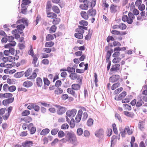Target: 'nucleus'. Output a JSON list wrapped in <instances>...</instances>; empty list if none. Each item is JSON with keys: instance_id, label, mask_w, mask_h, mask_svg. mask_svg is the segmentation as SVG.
<instances>
[{"instance_id": "1", "label": "nucleus", "mask_w": 147, "mask_h": 147, "mask_svg": "<svg viewBox=\"0 0 147 147\" xmlns=\"http://www.w3.org/2000/svg\"><path fill=\"white\" fill-rule=\"evenodd\" d=\"M128 16V17L126 15H123L122 18V20L124 22H127L129 24H131L135 17L133 14L130 12H129Z\"/></svg>"}, {"instance_id": "2", "label": "nucleus", "mask_w": 147, "mask_h": 147, "mask_svg": "<svg viewBox=\"0 0 147 147\" xmlns=\"http://www.w3.org/2000/svg\"><path fill=\"white\" fill-rule=\"evenodd\" d=\"M7 41L9 42H11V43H9L5 45V47L7 48L8 47H9L12 46H14L16 45V42L14 41H13L14 39V38L12 36H8L7 37Z\"/></svg>"}, {"instance_id": "3", "label": "nucleus", "mask_w": 147, "mask_h": 147, "mask_svg": "<svg viewBox=\"0 0 147 147\" xmlns=\"http://www.w3.org/2000/svg\"><path fill=\"white\" fill-rule=\"evenodd\" d=\"M76 109H73L71 110L67 111L66 112V115L68 117H73L76 115Z\"/></svg>"}, {"instance_id": "4", "label": "nucleus", "mask_w": 147, "mask_h": 147, "mask_svg": "<svg viewBox=\"0 0 147 147\" xmlns=\"http://www.w3.org/2000/svg\"><path fill=\"white\" fill-rule=\"evenodd\" d=\"M58 110L57 111V113L59 115H62L66 111V109L65 107L60 106H57Z\"/></svg>"}, {"instance_id": "5", "label": "nucleus", "mask_w": 147, "mask_h": 147, "mask_svg": "<svg viewBox=\"0 0 147 147\" xmlns=\"http://www.w3.org/2000/svg\"><path fill=\"white\" fill-rule=\"evenodd\" d=\"M82 115V111L81 110H79L75 118V122L77 123L79 122L81 120Z\"/></svg>"}, {"instance_id": "6", "label": "nucleus", "mask_w": 147, "mask_h": 147, "mask_svg": "<svg viewBox=\"0 0 147 147\" xmlns=\"http://www.w3.org/2000/svg\"><path fill=\"white\" fill-rule=\"evenodd\" d=\"M22 144L24 147H31L33 146V143L32 141L26 140Z\"/></svg>"}, {"instance_id": "7", "label": "nucleus", "mask_w": 147, "mask_h": 147, "mask_svg": "<svg viewBox=\"0 0 147 147\" xmlns=\"http://www.w3.org/2000/svg\"><path fill=\"white\" fill-rule=\"evenodd\" d=\"M126 95V92L124 91L120 94L118 96H116L115 97V99L117 100H120L124 98Z\"/></svg>"}, {"instance_id": "8", "label": "nucleus", "mask_w": 147, "mask_h": 147, "mask_svg": "<svg viewBox=\"0 0 147 147\" xmlns=\"http://www.w3.org/2000/svg\"><path fill=\"white\" fill-rule=\"evenodd\" d=\"M83 3V4L80 5V8L82 9L87 10L88 9V1L87 0H84Z\"/></svg>"}, {"instance_id": "9", "label": "nucleus", "mask_w": 147, "mask_h": 147, "mask_svg": "<svg viewBox=\"0 0 147 147\" xmlns=\"http://www.w3.org/2000/svg\"><path fill=\"white\" fill-rule=\"evenodd\" d=\"M120 76L118 75H115L112 76L110 78L109 80L110 82L112 83L116 82L119 79Z\"/></svg>"}, {"instance_id": "10", "label": "nucleus", "mask_w": 147, "mask_h": 147, "mask_svg": "<svg viewBox=\"0 0 147 147\" xmlns=\"http://www.w3.org/2000/svg\"><path fill=\"white\" fill-rule=\"evenodd\" d=\"M14 100V98H10L4 100L3 102V104L5 106H7L9 104L12 102Z\"/></svg>"}, {"instance_id": "11", "label": "nucleus", "mask_w": 147, "mask_h": 147, "mask_svg": "<svg viewBox=\"0 0 147 147\" xmlns=\"http://www.w3.org/2000/svg\"><path fill=\"white\" fill-rule=\"evenodd\" d=\"M87 29L86 27L79 26L78 28L76 29V32L83 34L84 32V30H87Z\"/></svg>"}, {"instance_id": "12", "label": "nucleus", "mask_w": 147, "mask_h": 147, "mask_svg": "<svg viewBox=\"0 0 147 147\" xmlns=\"http://www.w3.org/2000/svg\"><path fill=\"white\" fill-rule=\"evenodd\" d=\"M16 23L17 24L23 23L25 24L26 26H27L28 25V20L25 18H23L18 20L16 22Z\"/></svg>"}, {"instance_id": "13", "label": "nucleus", "mask_w": 147, "mask_h": 147, "mask_svg": "<svg viewBox=\"0 0 147 147\" xmlns=\"http://www.w3.org/2000/svg\"><path fill=\"white\" fill-rule=\"evenodd\" d=\"M33 59L32 62L33 64L34 65L35 67H37L38 65V56L35 55L33 56Z\"/></svg>"}, {"instance_id": "14", "label": "nucleus", "mask_w": 147, "mask_h": 147, "mask_svg": "<svg viewBox=\"0 0 147 147\" xmlns=\"http://www.w3.org/2000/svg\"><path fill=\"white\" fill-rule=\"evenodd\" d=\"M23 85L24 87L29 88L32 86L33 83L30 81L27 80L23 83Z\"/></svg>"}, {"instance_id": "15", "label": "nucleus", "mask_w": 147, "mask_h": 147, "mask_svg": "<svg viewBox=\"0 0 147 147\" xmlns=\"http://www.w3.org/2000/svg\"><path fill=\"white\" fill-rule=\"evenodd\" d=\"M88 13L89 16L94 17L96 14V11L95 9L92 8L88 11Z\"/></svg>"}, {"instance_id": "16", "label": "nucleus", "mask_w": 147, "mask_h": 147, "mask_svg": "<svg viewBox=\"0 0 147 147\" xmlns=\"http://www.w3.org/2000/svg\"><path fill=\"white\" fill-rule=\"evenodd\" d=\"M120 65L119 64H116L112 66V67L111 69V71H116L119 70V67Z\"/></svg>"}, {"instance_id": "17", "label": "nucleus", "mask_w": 147, "mask_h": 147, "mask_svg": "<svg viewBox=\"0 0 147 147\" xmlns=\"http://www.w3.org/2000/svg\"><path fill=\"white\" fill-rule=\"evenodd\" d=\"M36 81L37 86L38 87H41L43 84L42 79L39 77L37 78L36 79Z\"/></svg>"}, {"instance_id": "18", "label": "nucleus", "mask_w": 147, "mask_h": 147, "mask_svg": "<svg viewBox=\"0 0 147 147\" xmlns=\"http://www.w3.org/2000/svg\"><path fill=\"white\" fill-rule=\"evenodd\" d=\"M47 17L51 18H55L57 16L56 14L53 12L47 13Z\"/></svg>"}, {"instance_id": "19", "label": "nucleus", "mask_w": 147, "mask_h": 147, "mask_svg": "<svg viewBox=\"0 0 147 147\" xmlns=\"http://www.w3.org/2000/svg\"><path fill=\"white\" fill-rule=\"evenodd\" d=\"M81 16L85 20H87L88 18V15L84 11H82L81 12Z\"/></svg>"}, {"instance_id": "20", "label": "nucleus", "mask_w": 147, "mask_h": 147, "mask_svg": "<svg viewBox=\"0 0 147 147\" xmlns=\"http://www.w3.org/2000/svg\"><path fill=\"white\" fill-rule=\"evenodd\" d=\"M63 91L62 89L60 88H57L54 91V93L56 94L59 95L63 92Z\"/></svg>"}, {"instance_id": "21", "label": "nucleus", "mask_w": 147, "mask_h": 147, "mask_svg": "<svg viewBox=\"0 0 147 147\" xmlns=\"http://www.w3.org/2000/svg\"><path fill=\"white\" fill-rule=\"evenodd\" d=\"M24 74V71L19 72L15 73L14 74V76L16 78H20L22 77Z\"/></svg>"}, {"instance_id": "22", "label": "nucleus", "mask_w": 147, "mask_h": 147, "mask_svg": "<svg viewBox=\"0 0 147 147\" xmlns=\"http://www.w3.org/2000/svg\"><path fill=\"white\" fill-rule=\"evenodd\" d=\"M103 133V131L102 129H100L97 131L95 133V136L98 137H100L102 135Z\"/></svg>"}, {"instance_id": "23", "label": "nucleus", "mask_w": 147, "mask_h": 147, "mask_svg": "<svg viewBox=\"0 0 147 147\" xmlns=\"http://www.w3.org/2000/svg\"><path fill=\"white\" fill-rule=\"evenodd\" d=\"M77 74L76 73H71L69 76L70 79L72 80H76L77 78Z\"/></svg>"}, {"instance_id": "24", "label": "nucleus", "mask_w": 147, "mask_h": 147, "mask_svg": "<svg viewBox=\"0 0 147 147\" xmlns=\"http://www.w3.org/2000/svg\"><path fill=\"white\" fill-rule=\"evenodd\" d=\"M54 45V43L52 41L47 42L45 44V46L47 47H51Z\"/></svg>"}, {"instance_id": "25", "label": "nucleus", "mask_w": 147, "mask_h": 147, "mask_svg": "<svg viewBox=\"0 0 147 147\" xmlns=\"http://www.w3.org/2000/svg\"><path fill=\"white\" fill-rule=\"evenodd\" d=\"M144 123L142 121H140L138 123V127L141 130H143L144 129Z\"/></svg>"}, {"instance_id": "26", "label": "nucleus", "mask_w": 147, "mask_h": 147, "mask_svg": "<svg viewBox=\"0 0 147 147\" xmlns=\"http://www.w3.org/2000/svg\"><path fill=\"white\" fill-rule=\"evenodd\" d=\"M144 102L140 98L138 100L136 103V106L137 107H140L143 104H144Z\"/></svg>"}, {"instance_id": "27", "label": "nucleus", "mask_w": 147, "mask_h": 147, "mask_svg": "<svg viewBox=\"0 0 147 147\" xmlns=\"http://www.w3.org/2000/svg\"><path fill=\"white\" fill-rule=\"evenodd\" d=\"M49 129L48 128L44 129L41 131L40 133V134L41 135L47 134L49 132Z\"/></svg>"}, {"instance_id": "28", "label": "nucleus", "mask_w": 147, "mask_h": 147, "mask_svg": "<svg viewBox=\"0 0 147 147\" xmlns=\"http://www.w3.org/2000/svg\"><path fill=\"white\" fill-rule=\"evenodd\" d=\"M72 89L75 90H78L80 88V86L78 84H74L71 85Z\"/></svg>"}, {"instance_id": "29", "label": "nucleus", "mask_w": 147, "mask_h": 147, "mask_svg": "<svg viewBox=\"0 0 147 147\" xmlns=\"http://www.w3.org/2000/svg\"><path fill=\"white\" fill-rule=\"evenodd\" d=\"M83 33H82L80 32H78L77 33H76L75 34V36L78 39H82L83 38Z\"/></svg>"}, {"instance_id": "30", "label": "nucleus", "mask_w": 147, "mask_h": 147, "mask_svg": "<svg viewBox=\"0 0 147 147\" xmlns=\"http://www.w3.org/2000/svg\"><path fill=\"white\" fill-rule=\"evenodd\" d=\"M52 8L53 11L55 13H60V10L58 7L57 6L55 5L53 6L52 7Z\"/></svg>"}, {"instance_id": "31", "label": "nucleus", "mask_w": 147, "mask_h": 147, "mask_svg": "<svg viewBox=\"0 0 147 147\" xmlns=\"http://www.w3.org/2000/svg\"><path fill=\"white\" fill-rule=\"evenodd\" d=\"M69 140L70 142H72L73 144H74L75 145H76L77 144L78 142H77L76 138L75 137H70L69 138Z\"/></svg>"}, {"instance_id": "32", "label": "nucleus", "mask_w": 147, "mask_h": 147, "mask_svg": "<svg viewBox=\"0 0 147 147\" xmlns=\"http://www.w3.org/2000/svg\"><path fill=\"white\" fill-rule=\"evenodd\" d=\"M57 29V27L55 25H53L50 28L49 32L50 33L55 32Z\"/></svg>"}, {"instance_id": "33", "label": "nucleus", "mask_w": 147, "mask_h": 147, "mask_svg": "<svg viewBox=\"0 0 147 147\" xmlns=\"http://www.w3.org/2000/svg\"><path fill=\"white\" fill-rule=\"evenodd\" d=\"M125 129L128 135H131L133 133V130L132 129L129 128L128 126H127L125 127Z\"/></svg>"}, {"instance_id": "34", "label": "nucleus", "mask_w": 147, "mask_h": 147, "mask_svg": "<svg viewBox=\"0 0 147 147\" xmlns=\"http://www.w3.org/2000/svg\"><path fill=\"white\" fill-rule=\"evenodd\" d=\"M73 89H72V88H68L67 90V92H68V93L70 94L71 95H73V96H74L75 94V92H74L73 90Z\"/></svg>"}, {"instance_id": "35", "label": "nucleus", "mask_w": 147, "mask_h": 147, "mask_svg": "<svg viewBox=\"0 0 147 147\" xmlns=\"http://www.w3.org/2000/svg\"><path fill=\"white\" fill-rule=\"evenodd\" d=\"M75 69L73 67H68L67 69V71L69 73H74L75 72Z\"/></svg>"}, {"instance_id": "36", "label": "nucleus", "mask_w": 147, "mask_h": 147, "mask_svg": "<svg viewBox=\"0 0 147 147\" xmlns=\"http://www.w3.org/2000/svg\"><path fill=\"white\" fill-rule=\"evenodd\" d=\"M119 28L122 30L125 29L126 27L127 26L124 23H121L119 24Z\"/></svg>"}, {"instance_id": "37", "label": "nucleus", "mask_w": 147, "mask_h": 147, "mask_svg": "<svg viewBox=\"0 0 147 147\" xmlns=\"http://www.w3.org/2000/svg\"><path fill=\"white\" fill-rule=\"evenodd\" d=\"M54 39L53 35L51 34H49L47 35L46 38V40L47 41L51 40Z\"/></svg>"}, {"instance_id": "38", "label": "nucleus", "mask_w": 147, "mask_h": 147, "mask_svg": "<svg viewBox=\"0 0 147 147\" xmlns=\"http://www.w3.org/2000/svg\"><path fill=\"white\" fill-rule=\"evenodd\" d=\"M93 120L92 119L90 118L88 120L87 124L88 126H90L93 125Z\"/></svg>"}, {"instance_id": "39", "label": "nucleus", "mask_w": 147, "mask_h": 147, "mask_svg": "<svg viewBox=\"0 0 147 147\" xmlns=\"http://www.w3.org/2000/svg\"><path fill=\"white\" fill-rule=\"evenodd\" d=\"M120 83L119 82H117L113 84L111 87V89L113 90L117 88H118L120 86Z\"/></svg>"}, {"instance_id": "40", "label": "nucleus", "mask_w": 147, "mask_h": 147, "mask_svg": "<svg viewBox=\"0 0 147 147\" xmlns=\"http://www.w3.org/2000/svg\"><path fill=\"white\" fill-rule=\"evenodd\" d=\"M110 10L112 13H115L116 11V6L112 5L111 6Z\"/></svg>"}, {"instance_id": "41", "label": "nucleus", "mask_w": 147, "mask_h": 147, "mask_svg": "<svg viewBox=\"0 0 147 147\" xmlns=\"http://www.w3.org/2000/svg\"><path fill=\"white\" fill-rule=\"evenodd\" d=\"M75 121L74 119L72 118L70 121V127L71 128H73L74 127L75 125Z\"/></svg>"}, {"instance_id": "42", "label": "nucleus", "mask_w": 147, "mask_h": 147, "mask_svg": "<svg viewBox=\"0 0 147 147\" xmlns=\"http://www.w3.org/2000/svg\"><path fill=\"white\" fill-rule=\"evenodd\" d=\"M25 26L23 24H20L17 26L16 27L17 30H24L25 28Z\"/></svg>"}, {"instance_id": "43", "label": "nucleus", "mask_w": 147, "mask_h": 147, "mask_svg": "<svg viewBox=\"0 0 147 147\" xmlns=\"http://www.w3.org/2000/svg\"><path fill=\"white\" fill-rule=\"evenodd\" d=\"M60 21V19L59 18H56L54 19L53 21V23L54 24H58Z\"/></svg>"}, {"instance_id": "44", "label": "nucleus", "mask_w": 147, "mask_h": 147, "mask_svg": "<svg viewBox=\"0 0 147 147\" xmlns=\"http://www.w3.org/2000/svg\"><path fill=\"white\" fill-rule=\"evenodd\" d=\"M102 6L103 7H105L104 8V10H107V8L109 6V5L108 3H106V1H103V3L102 4Z\"/></svg>"}, {"instance_id": "45", "label": "nucleus", "mask_w": 147, "mask_h": 147, "mask_svg": "<svg viewBox=\"0 0 147 147\" xmlns=\"http://www.w3.org/2000/svg\"><path fill=\"white\" fill-rule=\"evenodd\" d=\"M23 120L26 122L29 123L32 121V118L31 117L28 116L25 117Z\"/></svg>"}, {"instance_id": "46", "label": "nucleus", "mask_w": 147, "mask_h": 147, "mask_svg": "<svg viewBox=\"0 0 147 147\" xmlns=\"http://www.w3.org/2000/svg\"><path fill=\"white\" fill-rule=\"evenodd\" d=\"M30 114V111L28 110H26L24 111L22 113L23 116H25L28 115Z\"/></svg>"}, {"instance_id": "47", "label": "nucleus", "mask_w": 147, "mask_h": 147, "mask_svg": "<svg viewBox=\"0 0 147 147\" xmlns=\"http://www.w3.org/2000/svg\"><path fill=\"white\" fill-rule=\"evenodd\" d=\"M16 89V87L15 86H12L9 87L8 90L9 92H12L14 91Z\"/></svg>"}, {"instance_id": "48", "label": "nucleus", "mask_w": 147, "mask_h": 147, "mask_svg": "<svg viewBox=\"0 0 147 147\" xmlns=\"http://www.w3.org/2000/svg\"><path fill=\"white\" fill-rule=\"evenodd\" d=\"M123 90V88L122 87L119 88L116 90L114 92V94H117L119 93Z\"/></svg>"}, {"instance_id": "49", "label": "nucleus", "mask_w": 147, "mask_h": 147, "mask_svg": "<svg viewBox=\"0 0 147 147\" xmlns=\"http://www.w3.org/2000/svg\"><path fill=\"white\" fill-rule=\"evenodd\" d=\"M83 130L81 128H78L77 131V134L79 136H81L83 134Z\"/></svg>"}, {"instance_id": "50", "label": "nucleus", "mask_w": 147, "mask_h": 147, "mask_svg": "<svg viewBox=\"0 0 147 147\" xmlns=\"http://www.w3.org/2000/svg\"><path fill=\"white\" fill-rule=\"evenodd\" d=\"M31 73V69L30 68L28 69L26 71L24 72V74H25V76L26 77H28L30 74Z\"/></svg>"}, {"instance_id": "51", "label": "nucleus", "mask_w": 147, "mask_h": 147, "mask_svg": "<svg viewBox=\"0 0 147 147\" xmlns=\"http://www.w3.org/2000/svg\"><path fill=\"white\" fill-rule=\"evenodd\" d=\"M80 24L83 26H87L88 24V22L85 20H81L79 22Z\"/></svg>"}, {"instance_id": "52", "label": "nucleus", "mask_w": 147, "mask_h": 147, "mask_svg": "<svg viewBox=\"0 0 147 147\" xmlns=\"http://www.w3.org/2000/svg\"><path fill=\"white\" fill-rule=\"evenodd\" d=\"M59 131L58 128H54L51 131V134L53 135H55Z\"/></svg>"}, {"instance_id": "53", "label": "nucleus", "mask_w": 147, "mask_h": 147, "mask_svg": "<svg viewBox=\"0 0 147 147\" xmlns=\"http://www.w3.org/2000/svg\"><path fill=\"white\" fill-rule=\"evenodd\" d=\"M36 74L35 72H34L31 76H29L28 78L29 79H33L35 78L36 77Z\"/></svg>"}, {"instance_id": "54", "label": "nucleus", "mask_w": 147, "mask_h": 147, "mask_svg": "<svg viewBox=\"0 0 147 147\" xmlns=\"http://www.w3.org/2000/svg\"><path fill=\"white\" fill-rule=\"evenodd\" d=\"M69 125L67 123H64L61 126V128L62 129H65L69 128Z\"/></svg>"}, {"instance_id": "55", "label": "nucleus", "mask_w": 147, "mask_h": 147, "mask_svg": "<svg viewBox=\"0 0 147 147\" xmlns=\"http://www.w3.org/2000/svg\"><path fill=\"white\" fill-rule=\"evenodd\" d=\"M29 130L30 131V134H34L36 130V129L35 127H34L29 129Z\"/></svg>"}, {"instance_id": "56", "label": "nucleus", "mask_w": 147, "mask_h": 147, "mask_svg": "<svg viewBox=\"0 0 147 147\" xmlns=\"http://www.w3.org/2000/svg\"><path fill=\"white\" fill-rule=\"evenodd\" d=\"M31 3L30 1H29L27 0H23L22 1V5H27Z\"/></svg>"}, {"instance_id": "57", "label": "nucleus", "mask_w": 147, "mask_h": 147, "mask_svg": "<svg viewBox=\"0 0 147 147\" xmlns=\"http://www.w3.org/2000/svg\"><path fill=\"white\" fill-rule=\"evenodd\" d=\"M65 135V134L62 131H60L58 133V136L59 138H62Z\"/></svg>"}, {"instance_id": "58", "label": "nucleus", "mask_w": 147, "mask_h": 147, "mask_svg": "<svg viewBox=\"0 0 147 147\" xmlns=\"http://www.w3.org/2000/svg\"><path fill=\"white\" fill-rule=\"evenodd\" d=\"M111 53L110 51H108L107 53V57L106 59V61H108L109 60V58L110 56H111Z\"/></svg>"}, {"instance_id": "59", "label": "nucleus", "mask_w": 147, "mask_h": 147, "mask_svg": "<svg viewBox=\"0 0 147 147\" xmlns=\"http://www.w3.org/2000/svg\"><path fill=\"white\" fill-rule=\"evenodd\" d=\"M111 33L113 34L119 35L121 34L120 32L116 30H113L111 32Z\"/></svg>"}, {"instance_id": "60", "label": "nucleus", "mask_w": 147, "mask_h": 147, "mask_svg": "<svg viewBox=\"0 0 147 147\" xmlns=\"http://www.w3.org/2000/svg\"><path fill=\"white\" fill-rule=\"evenodd\" d=\"M43 51L47 53H50L52 51L51 49L47 48H45L43 49Z\"/></svg>"}, {"instance_id": "61", "label": "nucleus", "mask_w": 147, "mask_h": 147, "mask_svg": "<svg viewBox=\"0 0 147 147\" xmlns=\"http://www.w3.org/2000/svg\"><path fill=\"white\" fill-rule=\"evenodd\" d=\"M5 98H8L11 97L13 95L12 94L10 93H5Z\"/></svg>"}, {"instance_id": "62", "label": "nucleus", "mask_w": 147, "mask_h": 147, "mask_svg": "<svg viewBox=\"0 0 147 147\" xmlns=\"http://www.w3.org/2000/svg\"><path fill=\"white\" fill-rule=\"evenodd\" d=\"M44 82L45 85L49 86L50 84V81L47 78H44Z\"/></svg>"}, {"instance_id": "63", "label": "nucleus", "mask_w": 147, "mask_h": 147, "mask_svg": "<svg viewBox=\"0 0 147 147\" xmlns=\"http://www.w3.org/2000/svg\"><path fill=\"white\" fill-rule=\"evenodd\" d=\"M8 85L7 84H5L3 86V89L4 91L7 92L8 89Z\"/></svg>"}, {"instance_id": "64", "label": "nucleus", "mask_w": 147, "mask_h": 147, "mask_svg": "<svg viewBox=\"0 0 147 147\" xmlns=\"http://www.w3.org/2000/svg\"><path fill=\"white\" fill-rule=\"evenodd\" d=\"M88 117V115L87 112H85L83 113V115L82 120H85Z\"/></svg>"}]
</instances>
